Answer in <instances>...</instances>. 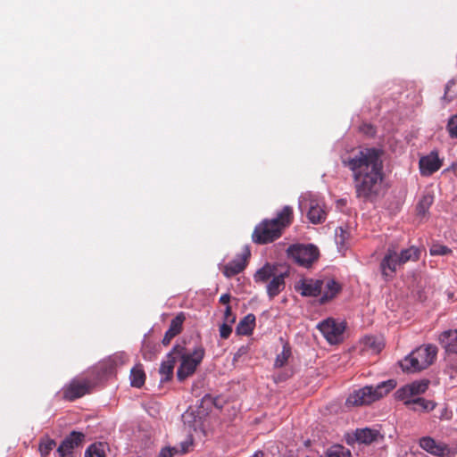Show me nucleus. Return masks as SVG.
I'll return each mask as SVG.
<instances>
[{
    "label": "nucleus",
    "mask_w": 457,
    "mask_h": 457,
    "mask_svg": "<svg viewBox=\"0 0 457 457\" xmlns=\"http://www.w3.org/2000/svg\"><path fill=\"white\" fill-rule=\"evenodd\" d=\"M231 323L229 322H224L223 324L220 325V336L221 338L223 339H227L229 337L231 332H232V328H231Z\"/></svg>",
    "instance_id": "obj_39"
},
{
    "label": "nucleus",
    "mask_w": 457,
    "mask_h": 457,
    "mask_svg": "<svg viewBox=\"0 0 457 457\" xmlns=\"http://www.w3.org/2000/svg\"><path fill=\"white\" fill-rule=\"evenodd\" d=\"M253 457H264V453L262 452H257Z\"/></svg>",
    "instance_id": "obj_50"
},
{
    "label": "nucleus",
    "mask_w": 457,
    "mask_h": 457,
    "mask_svg": "<svg viewBox=\"0 0 457 457\" xmlns=\"http://www.w3.org/2000/svg\"><path fill=\"white\" fill-rule=\"evenodd\" d=\"M362 129L366 134H369L370 136H373L375 134V129L371 125L365 124V125H363Z\"/></svg>",
    "instance_id": "obj_46"
},
{
    "label": "nucleus",
    "mask_w": 457,
    "mask_h": 457,
    "mask_svg": "<svg viewBox=\"0 0 457 457\" xmlns=\"http://www.w3.org/2000/svg\"><path fill=\"white\" fill-rule=\"evenodd\" d=\"M453 296H454V294L453 292H450V291L447 292V297L449 300L453 301Z\"/></svg>",
    "instance_id": "obj_49"
},
{
    "label": "nucleus",
    "mask_w": 457,
    "mask_h": 457,
    "mask_svg": "<svg viewBox=\"0 0 457 457\" xmlns=\"http://www.w3.org/2000/svg\"><path fill=\"white\" fill-rule=\"evenodd\" d=\"M255 326V316L249 313L245 316L237 326V333L238 335L248 336L253 333Z\"/></svg>",
    "instance_id": "obj_24"
},
{
    "label": "nucleus",
    "mask_w": 457,
    "mask_h": 457,
    "mask_svg": "<svg viewBox=\"0 0 457 457\" xmlns=\"http://www.w3.org/2000/svg\"><path fill=\"white\" fill-rule=\"evenodd\" d=\"M173 353L177 357V361L180 364L177 370V378L182 382L191 377L196 370V368L203 361L205 351L203 346L195 347L192 352H187L184 346L176 345L173 346Z\"/></svg>",
    "instance_id": "obj_5"
},
{
    "label": "nucleus",
    "mask_w": 457,
    "mask_h": 457,
    "mask_svg": "<svg viewBox=\"0 0 457 457\" xmlns=\"http://www.w3.org/2000/svg\"><path fill=\"white\" fill-rule=\"evenodd\" d=\"M399 266H401V264L400 262H398V251L395 245H389L379 263V270L384 280H392Z\"/></svg>",
    "instance_id": "obj_10"
},
{
    "label": "nucleus",
    "mask_w": 457,
    "mask_h": 457,
    "mask_svg": "<svg viewBox=\"0 0 457 457\" xmlns=\"http://www.w3.org/2000/svg\"><path fill=\"white\" fill-rule=\"evenodd\" d=\"M179 453V449L176 447H164L162 448L157 457H172L174 454Z\"/></svg>",
    "instance_id": "obj_40"
},
{
    "label": "nucleus",
    "mask_w": 457,
    "mask_h": 457,
    "mask_svg": "<svg viewBox=\"0 0 457 457\" xmlns=\"http://www.w3.org/2000/svg\"><path fill=\"white\" fill-rule=\"evenodd\" d=\"M320 279L304 278L295 286V290L305 297H316L320 295Z\"/></svg>",
    "instance_id": "obj_17"
},
{
    "label": "nucleus",
    "mask_w": 457,
    "mask_h": 457,
    "mask_svg": "<svg viewBox=\"0 0 457 457\" xmlns=\"http://www.w3.org/2000/svg\"><path fill=\"white\" fill-rule=\"evenodd\" d=\"M447 130L452 138H457V116H450L447 122Z\"/></svg>",
    "instance_id": "obj_37"
},
{
    "label": "nucleus",
    "mask_w": 457,
    "mask_h": 457,
    "mask_svg": "<svg viewBox=\"0 0 457 457\" xmlns=\"http://www.w3.org/2000/svg\"><path fill=\"white\" fill-rule=\"evenodd\" d=\"M55 441L54 439H46L42 441L39 445V451L43 457L47 456L50 452L54 449L55 446Z\"/></svg>",
    "instance_id": "obj_36"
},
{
    "label": "nucleus",
    "mask_w": 457,
    "mask_h": 457,
    "mask_svg": "<svg viewBox=\"0 0 457 457\" xmlns=\"http://www.w3.org/2000/svg\"><path fill=\"white\" fill-rule=\"evenodd\" d=\"M91 386L87 379H73L63 387V397L69 401H73L87 394Z\"/></svg>",
    "instance_id": "obj_12"
},
{
    "label": "nucleus",
    "mask_w": 457,
    "mask_h": 457,
    "mask_svg": "<svg viewBox=\"0 0 457 457\" xmlns=\"http://www.w3.org/2000/svg\"><path fill=\"white\" fill-rule=\"evenodd\" d=\"M250 256V251L245 249V252L237 255L235 259L227 263L224 267V276L231 278L240 273L246 266V260Z\"/></svg>",
    "instance_id": "obj_18"
},
{
    "label": "nucleus",
    "mask_w": 457,
    "mask_h": 457,
    "mask_svg": "<svg viewBox=\"0 0 457 457\" xmlns=\"http://www.w3.org/2000/svg\"><path fill=\"white\" fill-rule=\"evenodd\" d=\"M451 99H453V96H450V98L447 97L445 100L449 102Z\"/></svg>",
    "instance_id": "obj_51"
},
{
    "label": "nucleus",
    "mask_w": 457,
    "mask_h": 457,
    "mask_svg": "<svg viewBox=\"0 0 457 457\" xmlns=\"http://www.w3.org/2000/svg\"><path fill=\"white\" fill-rule=\"evenodd\" d=\"M379 431L370 428L356 429L354 436L355 439L361 444L370 445L376 441L379 436Z\"/></svg>",
    "instance_id": "obj_22"
},
{
    "label": "nucleus",
    "mask_w": 457,
    "mask_h": 457,
    "mask_svg": "<svg viewBox=\"0 0 457 457\" xmlns=\"http://www.w3.org/2000/svg\"><path fill=\"white\" fill-rule=\"evenodd\" d=\"M434 202V197L430 194L423 195L418 204H417V212L419 215L424 216L429 210L430 206Z\"/></svg>",
    "instance_id": "obj_32"
},
{
    "label": "nucleus",
    "mask_w": 457,
    "mask_h": 457,
    "mask_svg": "<svg viewBox=\"0 0 457 457\" xmlns=\"http://www.w3.org/2000/svg\"><path fill=\"white\" fill-rule=\"evenodd\" d=\"M363 351L377 354L384 347L383 340L375 336H367L362 339Z\"/></svg>",
    "instance_id": "obj_23"
},
{
    "label": "nucleus",
    "mask_w": 457,
    "mask_h": 457,
    "mask_svg": "<svg viewBox=\"0 0 457 457\" xmlns=\"http://www.w3.org/2000/svg\"><path fill=\"white\" fill-rule=\"evenodd\" d=\"M126 361L127 356L122 353L112 355L105 362V365L107 366L105 371L110 374L112 373L117 367L123 365Z\"/></svg>",
    "instance_id": "obj_30"
},
{
    "label": "nucleus",
    "mask_w": 457,
    "mask_h": 457,
    "mask_svg": "<svg viewBox=\"0 0 457 457\" xmlns=\"http://www.w3.org/2000/svg\"><path fill=\"white\" fill-rule=\"evenodd\" d=\"M325 457H352V453L344 445H334L325 451Z\"/></svg>",
    "instance_id": "obj_29"
},
{
    "label": "nucleus",
    "mask_w": 457,
    "mask_h": 457,
    "mask_svg": "<svg viewBox=\"0 0 457 457\" xmlns=\"http://www.w3.org/2000/svg\"><path fill=\"white\" fill-rule=\"evenodd\" d=\"M437 354L433 345L420 346L405 356L399 363L404 372L415 373L430 366Z\"/></svg>",
    "instance_id": "obj_6"
},
{
    "label": "nucleus",
    "mask_w": 457,
    "mask_h": 457,
    "mask_svg": "<svg viewBox=\"0 0 457 457\" xmlns=\"http://www.w3.org/2000/svg\"><path fill=\"white\" fill-rule=\"evenodd\" d=\"M396 386L395 379H388L378 384L376 386H366L353 391L346 398L347 407L367 405L386 395Z\"/></svg>",
    "instance_id": "obj_3"
},
{
    "label": "nucleus",
    "mask_w": 457,
    "mask_h": 457,
    "mask_svg": "<svg viewBox=\"0 0 457 457\" xmlns=\"http://www.w3.org/2000/svg\"><path fill=\"white\" fill-rule=\"evenodd\" d=\"M317 328L331 345L338 344L343 340L345 326L343 322H337L333 319H327L318 324Z\"/></svg>",
    "instance_id": "obj_11"
},
{
    "label": "nucleus",
    "mask_w": 457,
    "mask_h": 457,
    "mask_svg": "<svg viewBox=\"0 0 457 457\" xmlns=\"http://www.w3.org/2000/svg\"><path fill=\"white\" fill-rule=\"evenodd\" d=\"M291 354H292L291 347L287 342H285L283 344L282 352L276 356L275 363H274L275 367L276 368L284 367L287 364Z\"/></svg>",
    "instance_id": "obj_31"
},
{
    "label": "nucleus",
    "mask_w": 457,
    "mask_h": 457,
    "mask_svg": "<svg viewBox=\"0 0 457 457\" xmlns=\"http://www.w3.org/2000/svg\"><path fill=\"white\" fill-rule=\"evenodd\" d=\"M411 387V391L413 393L414 396L421 395L427 391L428 388V380H420L414 381L409 384Z\"/></svg>",
    "instance_id": "obj_35"
},
{
    "label": "nucleus",
    "mask_w": 457,
    "mask_h": 457,
    "mask_svg": "<svg viewBox=\"0 0 457 457\" xmlns=\"http://www.w3.org/2000/svg\"><path fill=\"white\" fill-rule=\"evenodd\" d=\"M320 457H325V453L323 455H321Z\"/></svg>",
    "instance_id": "obj_52"
},
{
    "label": "nucleus",
    "mask_w": 457,
    "mask_h": 457,
    "mask_svg": "<svg viewBox=\"0 0 457 457\" xmlns=\"http://www.w3.org/2000/svg\"><path fill=\"white\" fill-rule=\"evenodd\" d=\"M85 435L81 432L72 431L59 445L57 452L60 457H69L73 450L84 440Z\"/></svg>",
    "instance_id": "obj_14"
},
{
    "label": "nucleus",
    "mask_w": 457,
    "mask_h": 457,
    "mask_svg": "<svg viewBox=\"0 0 457 457\" xmlns=\"http://www.w3.org/2000/svg\"><path fill=\"white\" fill-rule=\"evenodd\" d=\"M184 320L185 315L183 312H180L171 320L170 328L165 332V335L162 338V344L164 345H168L170 343L171 339L181 332Z\"/></svg>",
    "instance_id": "obj_20"
},
{
    "label": "nucleus",
    "mask_w": 457,
    "mask_h": 457,
    "mask_svg": "<svg viewBox=\"0 0 457 457\" xmlns=\"http://www.w3.org/2000/svg\"><path fill=\"white\" fill-rule=\"evenodd\" d=\"M382 155L376 147H365L342 159L343 166L352 173L355 195L362 202H374L380 194L384 180Z\"/></svg>",
    "instance_id": "obj_1"
},
{
    "label": "nucleus",
    "mask_w": 457,
    "mask_h": 457,
    "mask_svg": "<svg viewBox=\"0 0 457 457\" xmlns=\"http://www.w3.org/2000/svg\"><path fill=\"white\" fill-rule=\"evenodd\" d=\"M229 301H230V295L229 294H223L220 297V303H221L223 304L228 305Z\"/></svg>",
    "instance_id": "obj_48"
},
{
    "label": "nucleus",
    "mask_w": 457,
    "mask_h": 457,
    "mask_svg": "<svg viewBox=\"0 0 457 457\" xmlns=\"http://www.w3.org/2000/svg\"><path fill=\"white\" fill-rule=\"evenodd\" d=\"M439 339L446 352L457 353V329L443 332Z\"/></svg>",
    "instance_id": "obj_21"
},
{
    "label": "nucleus",
    "mask_w": 457,
    "mask_h": 457,
    "mask_svg": "<svg viewBox=\"0 0 457 457\" xmlns=\"http://www.w3.org/2000/svg\"><path fill=\"white\" fill-rule=\"evenodd\" d=\"M450 252V249L445 245H434L430 248L431 255H445Z\"/></svg>",
    "instance_id": "obj_38"
},
{
    "label": "nucleus",
    "mask_w": 457,
    "mask_h": 457,
    "mask_svg": "<svg viewBox=\"0 0 457 457\" xmlns=\"http://www.w3.org/2000/svg\"><path fill=\"white\" fill-rule=\"evenodd\" d=\"M412 405V410L414 411H421L425 412H428L435 409L436 403L433 401L427 400L422 397L413 398L412 401L406 402V406Z\"/></svg>",
    "instance_id": "obj_26"
},
{
    "label": "nucleus",
    "mask_w": 457,
    "mask_h": 457,
    "mask_svg": "<svg viewBox=\"0 0 457 457\" xmlns=\"http://www.w3.org/2000/svg\"><path fill=\"white\" fill-rule=\"evenodd\" d=\"M177 361V357L175 353H173V348L171 351L167 353L165 360H163L160 366V374L162 375L161 382H167L170 380L173 376V370L175 363Z\"/></svg>",
    "instance_id": "obj_19"
},
{
    "label": "nucleus",
    "mask_w": 457,
    "mask_h": 457,
    "mask_svg": "<svg viewBox=\"0 0 457 457\" xmlns=\"http://www.w3.org/2000/svg\"><path fill=\"white\" fill-rule=\"evenodd\" d=\"M248 353V346L242 345L238 348L233 357V362H237L241 357L246 355Z\"/></svg>",
    "instance_id": "obj_41"
},
{
    "label": "nucleus",
    "mask_w": 457,
    "mask_h": 457,
    "mask_svg": "<svg viewBox=\"0 0 457 457\" xmlns=\"http://www.w3.org/2000/svg\"><path fill=\"white\" fill-rule=\"evenodd\" d=\"M192 445V441H185L180 444V449H179V453H185L188 451L189 447Z\"/></svg>",
    "instance_id": "obj_45"
},
{
    "label": "nucleus",
    "mask_w": 457,
    "mask_h": 457,
    "mask_svg": "<svg viewBox=\"0 0 457 457\" xmlns=\"http://www.w3.org/2000/svg\"><path fill=\"white\" fill-rule=\"evenodd\" d=\"M293 220V209L286 205L270 220H264L257 225L253 233V241L257 244H267L278 238L282 231L288 227Z\"/></svg>",
    "instance_id": "obj_2"
},
{
    "label": "nucleus",
    "mask_w": 457,
    "mask_h": 457,
    "mask_svg": "<svg viewBox=\"0 0 457 457\" xmlns=\"http://www.w3.org/2000/svg\"><path fill=\"white\" fill-rule=\"evenodd\" d=\"M395 395L397 400L403 401L405 405L406 402L412 401L413 398L411 397L414 396L413 393L411 391L409 384L397 389Z\"/></svg>",
    "instance_id": "obj_33"
},
{
    "label": "nucleus",
    "mask_w": 457,
    "mask_h": 457,
    "mask_svg": "<svg viewBox=\"0 0 457 457\" xmlns=\"http://www.w3.org/2000/svg\"><path fill=\"white\" fill-rule=\"evenodd\" d=\"M420 249L414 245L402 249L398 252V262H400L401 265L405 264L408 262H416L420 259Z\"/></svg>",
    "instance_id": "obj_25"
},
{
    "label": "nucleus",
    "mask_w": 457,
    "mask_h": 457,
    "mask_svg": "<svg viewBox=\"0 0 457 457\" xmlns=\"http://www.w3.org/2000/svg\"><path fill=\"white\" fill-rule=\"evenodd\" d=\"M349 237H350V233L346 228H344L343 227H339L336 229V233H335L336 242L341 247H344L347 245Z\"/></svg>",
    "instance_id": "obj_34"
},
{
    "label": "nucleus",
    "mask_w": 457,
    "mask_h": 457,
    "mask_svg": "<svg viewBox=\"0 0 457 457\" xmlns=\"http://www.w3.org/2000/svg\"><path fill=\"white\" fill-rule=\"evenodd\" d=\"M389 96L398 103L408 106L419 105L421 103L420 89L414 81L394 84L389 87Z\"/></svg>",
    "instance_id": "obj_7"
},
{
    "label": "nucleus",
    "mask_w": 457,
    "mask_h": 457,
    "mask_svg": "<svg viewBox=\"0 0 457 457\" xmlns=\"http://www.w3.org/2000/svg\"><path fill=\"white\" fill-rule=\"evenodd\" d=\"M288 255L300 266L308 268L319 257V249L312 245H293L287 249Z\"/></svg>",
    "instance_id": "obj_9"
},
{
    "label": "nucleus",
    "mask_w": 457,
    "mask_h": 457,
    "mask_svg": "<svg viewBox=\"0 0 457 457\" xmlns=\"http://www.w3.org/2000/svg\"><path fill=\"white\" fill-rule=\"evenodd\" d=\"M452 418V411H449L446 407L441 410V413L439 416L440 420H450Z\"/></svg>",
    "instance_id": "obj_44"
},
{
    "label": "nucleus",
    "mask_w": 457,
    "mask_h": 457,
    "mask_svg": "<svg viewBox=\"0 0 457 457\" xmlns=\"http://www.w3.org/2000/svg\"><path fill=\"white\" fill-rule=\"evenodd\" d=\"M214 404V400L210 395H204L201 400V406L204 408L206 406V409L209 408L210 405Z\"/></svg>",
    "instance_id": "obj_43"
},
{
    "label": "nucleus",
    "mask_w": 457,
    "mask_h": 457,
    "mask_svg": "<svg viewBox=\"0 0 457 457\" xmlns=\"http://www.w3.org/2000/svg\"><path fill=\"white\" fill-rule=\"evenodd\" d=\"M107 444L97 442L90 445L86 452L85 457H105Z\"/></svg>",
    "instance_id": "obj_27"
},
{
    "label": "nucleus",
    "mask_w": 457,
    "mask_h": 457,
    "mask_svg": "<svg viewBox=\"0 0 457 457\" xmlns=\"http://www.w3.org/2000/svg\"><path fill=\"white\" fill-rule=\"evenodd\" d=\"M320 295L319 303L320 304H325L331 301L341 290V286L333 278H325L320 280Z\"/></svg>",
    "instance_id": "obj_15"
},
{
    "label": "nucleus",
    "mask_w": 457,
    "mask_h": 457,
    "mask_svg": "<svg viewBox=\"0 0 457 457\" xmlns=\"http://www.w3.org/2000/svg\"><path fill=\"white\" fill-rule=\"evenodd\" d=\"M299 209L306 212L307 217L312 224H320L325 221L327 212L322 200L312 195H302L299 199Z\"/></svg>",
    "instance_id": "obj_8"
},
{
    "label": "nucleus",
    "mask_w": 457,
    "mask_h": 457,
    "mask_svg": "<svg viewBox=\"0 0 457 457\" xmlns=\"http://www.w3.org/2000/svg\"><path fill=\"white\" fill-rule=\"evenodd\" d=\"M224 320H225V322H229V323L235 322V317L232 315L231 307L229 305L226 306V309L224 312Z\"/></svg>",
    "instance_id": "obj_42"
},
{
    "label": "nucleus",
    "mask_w": 457,
    "mask_h": 457,
    "mask_svg": "<svg viewBox=\"0 0 457 457\" xmlns=\"http://www.w3.org/2000/svg\"><path fill=\"white\" fill-rule=\"evenodd\" d=\"M287 270H280L278 266L267 262L256 270L253 279L256 283H267L266 290L270 299L278 295L286 287Z\"/></svg>",
    "instance_id": "obj_4"
},
{
    "label": "nucleus",
    "mask_w": 457,
    "mask_h": 457,
    "mask_svg": "<svg viewBox=\"0 0 457 457\" xmlns=\"http://www.w3.org/2000/svg\"><path fill=\"white\" fill-rule=\"evenodd\" d=\"M421 449L437 457L446 456L450 449L447 445L436 442L430 436H423L419 443Z\"/></svg>",
    "instance_id": "obj_16"
},
{
    "label": "nucleus",
    "mask_w": 457,
    "mask_h": 457,
    "mask_svg": "<svg viewBox=\"0 0 457 457\" xmlns=\"http://www.w3.org/2000/svg\"><path fill=\"white\" fill-rule=\"evenodd\" d=\"M442 165L443 160L439 158L436 151H432L428 155L422 156L419 162L420 174L425 177L434 174Z\"/></svg>",
    "instance_id": "obj_13"
},
{
    "label": "nucleus",
    "mask_w": 457,
    "mask_h": 457,
    "mask_svg": "<svg viewBox=\"0 0 457 457\" xmlns=\"http://www.w3.org/2000/svg\"><path fill=\"white\" fill-rule=\"evenodd\" d=\"M455 85V82L453 80H450L447 82V84L445 85V96H443V99H446L447 98V94H448V91L451 89L452 87H453Z\"/></svg>",
    "instance_id": "obj_47"
},
{
    "label": "nucleus",
    "mask_w": 457,
    "mask_h": 457,
    "mask_svg": "<svg viewBox=\"0 0 457 457\" xmlns=\"http://www.w3.org/2000/svg\"><path fill=\"white\" fill-rule=\"evenodd\" d=\"M145 380V374L141 366H136L130 371V384L132 386L140 388Z\"/></svg>",
    "instance_id": "obj_28"
}]
</instances>
